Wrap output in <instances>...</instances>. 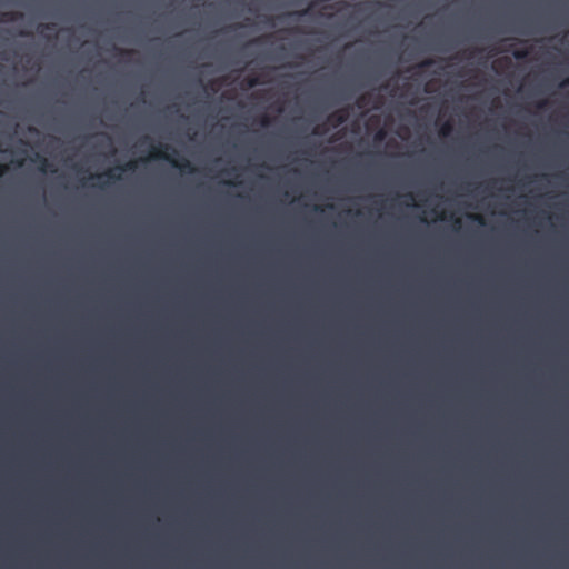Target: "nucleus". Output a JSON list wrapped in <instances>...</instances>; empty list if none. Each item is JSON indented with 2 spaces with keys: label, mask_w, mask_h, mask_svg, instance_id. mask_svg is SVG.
I'll return each instance as SVG.
<instances>
[{
  "label": "nucleus",
  "mask_w": 569,
  "mask_h": 569,
  "mask_svg": "<svg viewBox=\"0 0 569 569\" xmlns=\"http://www.w3.org/2000/svg\"><path fill=\"white\" fill-rule=\"evenodd\" d=\"M170 149L171 148L169 146H160L159 148H153L152 156L154 158L169 161L172 164V167L178 168L181 172L193 173L196 171V168L186 158H182L180 161H178V160L171 158L167 152L163 151V150H170Z\"/></svg>",
  "instance_id": "f257e3e1"
},
{
  "label": "nucleus",
  "mask_w": 569,
  "mask_h": 569,
  "mask_svg": "<svg viewBox=\"0 0 569 569\" xmlns=\"http://www.w3.org/2000/svg\"><path fill=\"white\" fill-rule=\"evenodd\" d=\"M22 18V14L19 12H3L0 13V22H13L18 19Z\"/></svg>",
  "instance_id": "f03ea898"
},
{
  "label": "nucleus",
  "mask_w": 569,
  "mask_h": 569,
  "mask_svg": "<svg viewBox=\"0 0 569 569\" xmlns=\"http://www.w3.org/2000/svg\"><path fill=\"white\" fill-rule=\"evenodd\" d=\"M36 160L40 162V166H39L40 171L46 172L47 170L50 169L51 164L47 158L37 154Z\"/></svg>",
  "instance_id": "7ed1b4c3"
},
{
  "label": "nucleus",
  "mask_w": 569,
  "mask_h": 569,
  "mask_svg": "<svg viewBox=\"0 0 569 569\" xmlns=\"http://www.w3.org/2000/svg\"><path fill=\"white\" fill-rule=\"evenodd\" d=\"M329 119L331 121H333L336 126H339V124L345 122L346 114L340 112V111L339 112H333L332 114H330Z\"/></svg>",
  "instance_id": "20e7f679"
},
{
  "label": "nucleus",
  "mask_w": 569,
  "mask_h": 569,
  "mask_svg": "<svg viewBox=\"0 0 569 569\" xmlns=\"http://www.w3.org/2000/svg\"><path fill=\"white\" fill-rule=\"evenodd\" d=\"M452 130H453V126H452L451 121H446V122L441 126V128H440V130H439V133H440V136H442V137H448V136L452 132Z\"/></svg>",
  "instance_id": "39448f33"
},
{
  "label": "nucleus",
  "mask_w": 569,
  "mask_h": 569,
  "mask_svg": "<svg viewBox=\"0 0 569 569\" xmlns=\"http://www.w3.org/2000/svg\"><path fill=\"white\" fill-rule=\"evenodd\" d=\"M259 83L260 82L257 77H250V78L246 79V84L248 88H253V87L258 86Z\"/></svg>",
  "instance_id": "423d86ee"
},
{
  "label": "nucleus",
  "mask_w": 569,
  "mask_h": 569,
  "mask_svg": "<svg viewBox=\"0 0 569 569\" xmlns=\"http://www.w3.org/2000/svg\"><path fill=\"white\" fill-rule=\"evenodd\" d=\"M528 56V51L527 50H516L513 52V57L518 60L520 59H525L526 57Z\"/></svg>",
  "instance_id": "0eeeda50"
},
{
  "label": "nucleus",
  "mask_w": 569,
  "mask_h": 569,
  "mask_svg": "<svg viewBox=\"0 0 569 569\" xmlns=\"http://www.w3.org/2000/svg\"><path fill=\"white\" fill-rule=\"evenodd\" d=\"M469 218L473 221H477L480 226H483L486 223L483 217L480 214H470Z\"/></svg>",
  "instance_id": "6e6552de"
},
{
  "label": "nucleus",
  "mask_w": 569,
  "mask_h": 569,
  "mask_svg": "<svg viewBox=\"0 0 569 569\" xmlns=\"http://www.w3.org/2000/svg\"><path fill=\"white\" fill-rule=\"evenodd\" d=\"M134 168H136V162L130 161L126 166L119 167L118 169L121 171H128V170H133Z\"/></svg>",
  "instance_id": "1a4fd4ad"
},
{
  "label": "nucleus",
  "mask_w": 569,
  "mask_h": 569,
  "mask_svg": "<svg viewBox=\"0 0 569 569\" xmlns=\"http://www.w3.org/2000/svg\"><path fill=\"white\" fill-rule=\"evenodd\" d=\"M104 176H107L110 180H120L121 177L116 174L113 170H108Z\"/></svg>",
  "instance_id": "9d476101"
},
{
  "label": "nucleus",
  "mask_w": 569,
  "mask_h": 569,
  "mask_svg": "<svg viewBox=\"0 0 569 569\" xmlns=\"http://www.w3.org/2000/svg\"><path fill=\"white\" fill-rule=\"evenodd\" d=\"M54 24H51V23H47V24H41L40 28H41V33L43 32V30H54Z\"/></svg>",
  "instance_id": "9b49d317"
},
{
  "label": "nucleus",
  "mask_w": 569,
  "mask_h": 569,
  "mask_svg": "<svg viewBox=\"0 0 569 569\" xmlns=\"http://www.w3.org/2000/svg\"><path fill=\"white\" fill-rule=\"evenodd\" d=\"M432 64H433V60H431V59H427V60L422 61V62L419 64V67H420V68H427V67H430V66H432Z\"/></svg>",
  "instance_id": "f8f14e48"
},
{
  "label": "nucleus",
  "mask_w": 569,
  "mask_h": 569,
  "mask_svg": "<svg viewBox=\"0 0 569 569\" xmlns=\"http://www.w3.org/2000/svg\"><path fill=\"white\" fill-rule=\"evenodd\" d=\"M7 169L8 167L6 164L0 163V177H2L6 173Z\"/></svg>",
  "instance_id": "ddd939ff"
},
{
  "label": "nucleus",
  "mask_w": 569,
  "mask_h": 569,
  "mask_svg": "<svg viewBox=\"0 0 569 569\" xmlns=\"http://www.w3.org/2000/svg\"><path fill=\"white\" fill-rule=\"evenodd\" d=\"M261 124L263 127L268 126L269 124V118L267 116H263L262 119H261Z\"/></svg>",
  "instance_id": "4468645a"
},
{
  "label": "nucleus",
  "mask_w": 569,
  "mask_h": 569,
  "mask_svg": "<svg viewBox=\"0 0 569 569\" xmlns=\"http://www.w3.org/2000/svg\"><path fill=\"white\" fill-rule=\"evenodd\" d=\"M569 86V77L567 79H565L561 83H560V87L563 88V87H567Z\"/></svg>",
  "instance_id": "2eb2a0df"
},
{
  "label": "nucleus",
  "mask_w": 569,
  "mask_h": 569,
  "mask_svg": "<svg viewBox=\"0 0 569 569\" xmlns=\"http://www.w3.org/2000/svg\"><path fill=\"white\" fill-rule=\"evenodd\" d=\"M233 29H236V26H229V27H227V28L224 29V31H229V30H233Z\"/></svg>",
  "instance_id": "dca6fc26"
},
{
  "label": "nucleus",
  "mask_w": 569,
  "mask_h": 569,
  "mask_svg": "<svg viewBox=\"0 0 569 569\" xmlns=\"http://www.w3.org/2000/svg\"><path fill=\"white\" fill-rule=\"evenodd\" d=\"M261 39H262V38H257V39L252 40V41H251V43H258V42H260V41H261Z\"/></svg>",
  "instance_id": "f3484780"
},
{
  "label": "nucleus",
  "mask_w": 569,
  "mask_h": 569,
  "mask_svg": "<svg viewBox=\"0 0 569 569\" xmlns=\"http://www.w3.org/2000/svg\"><path fill=\"white\" fill-rule=\"evenodd\" d=\"M406 197L409 198L410 200H413V196L411 193L407 194Z\"/></svg>",
  "instance_id": "a211bd4d"
},
{
  "label": "nucleus",
  "mask_w": 569,
  "mask_h": 569,
  "mask_svg": "<svg viewBox=\"0 0 569 569\" xmlns=\"http://www.w3.org/2000/svg\"><path fill=\"white\" fill-rule=\"evenodd\" d=\"M455 224L460 226V219H455Z\"/></svg>",
  "instance_id": "6ab92c4d"
},
{
  "label": "nucleus",
  "mask_w": 569,
  "mask_h": 569,
  "mask_svg": "<svg viewBox=\"0 0 569 569\" xmlns=\"http://www.w3.org/2000/svg\"><path fill=\"white\" fill-rule=\"evenodd\" d=\"M223 183H224V184H228V186L233 184L231 181H224Z\"/></svg>",
  "instance_id": "aec40b11"
},
{
  "label": "nucleus",
  "mask_w": 569,
  "mask_h": 569,
  "mask_svg": "<svg viewBox=\"0 0 569 569\" xmlns=\"http://www.w3.org/2000/svg\"><path fill=\"white\" fill-rule=\"evenodd\" d=\"M315 210H316V211H320V210H322V209H321L320 207L316 206V207H315Z\"/></svg>",
  "instance_id": "412c9836"
},
{
  "label": "nucleus",
  "mask_w": 569,
  "mask_h": 569,
  "mask_svg": "<svg viewBox=\"0 0 569 569\" xmlns=\"http://www.w3.org/2000/svg\"><path fill=\"white\" fill-rule=\"evenodd\" d=\"M148 140H149V138H148V137H144V138L142 139V142L148 141Z\"/></svg>",
  "instance_id": "4be33fe9"
}]
</instances>
